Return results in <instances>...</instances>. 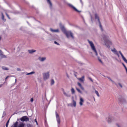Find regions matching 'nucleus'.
Segmentation results:
<instances>
[{"instance_id":"obj_28","label":"nucleus","mask_w":127,"mask_h":127,"mask_svg":"<svg viewBox=\"0 0 127 127\" xmlns=\"http://www.w3.org/2000/svg\"><path fill=\"white\" fill-rule=\"evenodd\" d=\"M27 126L28 127H32V125L30 124H27Z\"/></svg>"},{"instance_id":"obj_32","label":"nucleus","mask_w":127,"mask_h":127,"mask_svg":"<svg viewBox=\"0 0 127 127\" xmlns=\"http://www.w3.org/2000/svg\"><path fill=\"white\" fill-rule=\"evenodd\" d=\"M9 120L8 121H7L6 123V127H8V123L9 122Z\"/></svg>"},{"instance_id":"obj_3","label":"nucleus","mask_w":127,"mask_h":127,"mask_svg":"<svg viewBox=\"0 0 127 127\" xmlns=\"http://www.w3.org/2000/svg\"><path fill=\"white\" fill-rule=\"evenodd\" d=\"M64 32L67 38H69L70 36L72 39L74 38L73 34L71 31H64Z\"/></svg>"},{"instance_id":"obj_16","label":"nucleus","mask_w":127,"mask_h":127,"mask_svg":"<svg viewBox=\"0 0 127 127\" xmlns=\"http://www.w3.org/2000/svg\"><path fill=\"white\" fill-rule=\"evenodd\" d=\"M78 86L80 87V88L83 90H84V88L82 87V85L79 82H78Z\"/></svg>"},{"instance_id":"obj_13","label":"nucleus","mask_w":127,"mask_h":127,"mask_svg":"<svg viewBox=\"0 0 127 127\" xmlns=\"http://www.w3.org/2000/svg\"><path fill=\"white\" fill-rule=\"evenodd\" d=\"M84 77L83 76H82L81 78H78V79L79 80L80 82H83L84 80Z\"/></svg>"},{"instance_id":"obj_33","label":"nucleus","mask_w":127,"mask_h":127,"mask_svg":"<svg viewBox=\"0 0 127 127\" xmlns=\"http://www.w3.org/2000/svg\"><path fill=\"white\" fill-rule=\"evenodd\" d=\"M98 59L99 61L102 64H103V63L102 62V61L101 60L99 59V57H98Z\"/></svg>"},{"instance_id":"obj_22","label":"nucleus","mask_w":127,"mask_h":127,"mask_svg":"<svg viewBox=\"0 0 127 127\" xmlns=\"http://www.w3.org/2000/svg\"><path fill=\"white\" fill-rule=\"evenodd\" d=\"M73 106L74 107H75L76 106V102L74 100H73Z\"/></svg>"},{"instance_id":"obj_25","label":"nucleus","mask_w":127,"mask_h":127,"mask_svg":"<svg viewBox=\"0 0 127 127\" xmlns=\"http://www.w3.org/2000/svg\"><path fill=\"white\" fill-rule=\"evenodd\" d=\"M71 91L72 94H74L75 92V90L73 88H72L71 89Z\"/></svg>"},{"instance_id":"obj_30","label":"nucleus","mask_w":127,"mask_h":127,"mask_svg":"<svg viewBox=\"0 0 127 127\" xmlns=\"http://www.w3.org/2000/svg\"><path fill=\"white\" fill-rule=\"evenodd\" d=\"M34 72H31L28 73L27 74V75H29L30 74H32L34 73Z\"/></svg>"},{"instance_id":"obj_2","label":"nucleus","mask_w":127,"mask_h":127,"mask_svg":"<svg viewBox=\"0 0 127 127\" xmlns=\"http://www.w3.org/2000/svg\"><path fill=\"white\" fill-rule=\"evenodd\" d=\"M88 41L92 49L95 52L96 56H97L98 55L97 53L94 44L92 41H90L89 40H88Z\"/></svg>"},{"instance_id":"obj_10","label":"nucleus","mask_w":127,"mask_h":127,"mask_svg":"<svg viewBox=\"0 0 127 127\" xmlns=\"http://www.w3.org/2000/svg\"><path fill=\"white\" fill-rule=\"evenodd\" d=\"M106 119L107 120V122L109 123L112 122L113 120V119L112 117H109L108 118H107Z\"/></svg>"},{"instance_id":"obj_5","label":"nucleus","mask_w":127,"mask_h":127,"mask_svg":"<svg viewBox=\"0 0 127 127\" xmlns=\"http://www.w3.org/2000/svg\"><path fill=\"white\" fill-rule=\"evenodd\" d=\"M43 78L44 80H46L48 79L49 77V72L44 73L43 74Z\"/></svg>"},{"instance_id":"obj_12","label":"nucleus","mask_w":127,"mask_h":127,"mask_svg":"<svg viewBox=\"0 0 127 127\" xmlns=\"http://www.w3.org/2000/svg\"><path fill=\"white\" fill-rule=\"evenodd\" d=\"M25 124L21 122L18 125V127H24Z\"/></svg>"},{"instance_id":"obj_1","label":"nucleus","mask_w":127,"mask_h":127,"mask_svg":"<svg viewBox=\"0 0 127 127\" xmlns=\"http://www.w3.org/2000/svg\"><path fill=\"white\" fill-rule=\"evenodd\" d=\"M102 36L105 45L109 48H110L109 45H111L112 44L111 42L108 39V37L105 35H103Z\"/></svg>"},{"instance_id":"obj_14","label":"nucleus","mask_w":127,"mask_h":127,"mask_svg":"<svg viewBox=\"0 0 127 127\" xmlns=\"http://www.w3.org/2000/svg\"><path fill=\"white\" fill-rule=\"evenodd\" d=\"M50 30L52 32H59V31L58 29L53 30L52 29H51Z\"/></svg>"},{"instance_id":"obj_34","label":"nucleus","mask_w":127,"mask_h":127,"mask_svg":"<svg viewBox=\"0 0 127 127\" xmlns=\"http://www.w3.org/2000/svg\"><path fill=\"white\" fill-rule=\"evenodd\" d=\"M76 89L78 91V92H79V93H81V91L79 89L76 88Z\"/></svg>"},{"instance_id":"obj_21","label":"nucleus","mask_w":127,"mask_h":127,"mask_svg":"<svg viewBox=\"0 0 127 127\" xmlns=\"http://www.w3.org/2000/svg\"><path fill=\"white\" fill-rule=\"evenodd\" d=\"M123 60L126 63H127V60L126 59V58L124 57V56L122 57Z\"/></svg>"},{"instance_id":"obj_39","label":"nucleus","mask_w":127,"mask_h":127,"mask_svg":"<svg viewBox=\"0 0 127 127\" xmlns=\"http://www.w3.org/2000/svg\"><path fill=\"white\" fill-rule=\"evenodd\" d=\"M123 65V66H124V67L125 68V69H126V68H127V67H126V66L123 63L122 64Z\"/></svg>"},{"instance_id":"obj_36","label":"nucleus","mask_w":127,"mask_h":127,"mask_svg":"<svg viewBox=\"0 0 127 127\" xmlns=\"http://www.w3.org/2000/svg\"><path fill=\"white\" fill-rule=\"evenodd\" d=\"M119 53H120V54L121 55L122 57H123L124 56L122 54V53L120 51H119Z\"/></svg>"},{"instance_id":"obj_7","label":"nucleus","mask_w":127,"mask_h":127,"mask_svg":"<svg viewBox=\"0 0 127 127\" xmlns=\"http://www.w3.org/2000/svg\"><path fill=\"white\" fill-rule=\"evenodd\" d=\"M68 5L70 7L73 9L74 10H75L76 12H80V11H79L78 10H77L75 7H74L72 4H68Z\"/></svg>"},{"instance_id":"obj_27","label":"nucleus","mask_w":127,"mask_h":127,"mask_svg":"<svg viewBox=\"0 0 127 127\" xmlns=\"http://www.w3.org/2000/svg\"><path fill=\"white\" fill-rule=\"evenodd\" d=\"M2 69L4 70H8V69L7 68V67H4V66H2Z\"/></svg>"},{"instance_id":"obj_8","label":"nucleus","mask_w":127,"mask_h":127,"mask_svg":"<svg viewBox=\"0 0 127 127\" xmlns=\"http://www.w3.org/2000/svg\"><path fill=\"white\" fill-rule=\"evenodd\" d=\"M68 5L70 7L73 9L74 10H75L76 12H80V11H79L78 10H77L75 7H74L72 4H68Z\"/></svg>"},{"instance_id":"obj_29","label":"nucleus","mask_w":127,"mask_h":127,"mask_svg":"<svg viewBox=\"0 0 127 127\" xmlns=\"http://www.w3.org/2000/svg\"><path fill=\"white\" fill-rule=\"evenodd\" d=\"M57 122L58 124H59L60 123V118H57Z\"/></svg>"},{"instance_id":"obj_23","label":"nucleus","mask_w":127,"mask_h":127,"mask_svg":"<svg viewBox=\"0 0 127 127\" xmlns=\"http://www.w3.org/2000/svg\"><path fill=\"white\" fill-rule=\"evenodd\" d=\"M49 4L50 5L51 7L52 6V4L51 3L50 0H47Z\"/></svg>"},{"instance_id":"obj_4","label":"nucleus","mask_w":127,"mask_h":127,"mask_svg":"<svg viewBox=\"0 0 127 127\" xmlns=\"http://www.w3.org/2000/svg\"><path fill=\"white\" fill-rule=\"evenodd\" d=\"M20 120L23 122L24 121H29V119L27 116H23L20 119Z\"/></svg>"},{"instance_id":"obj_31","label":"nucleus","mask_w":127,"mask_h":127,"mask_svg":"<svg viewBox=\"0 0 127 127\" xmlns=\"http://www.w3.org/2000/svg\"><path fill=\"white\" fill-rule=\"evenodd\" d=\"M54 83V81L53 79H52L51 81V85H53Z\"/></svg>"},{"instance_id":"obj_49","label":"nucleus","mask_w":127,"mask_h":127,"mask_svg":"<svg viewBox=\"0 0 127 127\" xmlns=\"http://www.w3.org/2000/svg\"><path fill=\"white\" fill-rule=\"evenodd\" d=\"M36 124L37 125H38V123H37V122H36Z\"/></svg>"},{"instance_id":"obj_50","label":"nucleus","mask_w":127,"mask_h":127,"mask_svg":"<svg viewBox=\"0 0 127 127\" xmlns=\"http://www.w3.org/2000/svg\"><path fill=\"white\" fill-rule=\"evenodd\" d=\"M1 37L0 36V40H1Z\"/></svg>"},{"instance_id":"obj_44","label":"nucleus","mask_w":127,"mask_h":127,"mask_svg":"<svg viewBox=\"0 0 127 127\" xmlns=\"http://www.w3.org/2000/svg\"><path fill=\"white\" fill-rule=\"evenodd\" d=\"M89 79L92 82H93V81L92 79L90 77H89Z\"/></svg>"},{"instance_id":"obj_26","label":"nucleus","mask_w":127,"mask_h":127,"mask_svg":"<svg viewBox=\"0 0 127 127\" xmlns=\"http://www.w3.org/2000/svg\"><path fill=\"white\" fill-rule=\"evenodd\" d=\"M64 94L67 97H70V95H68L65 92H64Z\"/></svg>"},{"instance_id":"obj_19","label":"nucleus","mask_w":127,"mask_h":127,"mask_svg":"<svg viewBox=\"0 0 127 127\" xmlns=\"http://www.w3.org/2000/svg\"><path fill=\"white\" fill-rule=\"evenodd\" d=\"M18 122H16L15 123H14V126L13 127H18Z\"/></svg>"},{"instance_id":"obj_38","label":"nucleus","mask_w":127,"mask_h":127,"mask_svg":"<svg viewBox=\"0 0 127 127\" xmlns=\"http://www.w3.org/2000/svg\"><path fill=\"white\" fill-rule=\"evenodd\" d=\"M6 16H7V17H8V18L9 19H10V18L9 17V15L7 13H6Z\"/></svg>"},{"instance_id":"obj_46","label":"nucleus","mask_w":127,"mask_h":127,"mask_svg":"<svg viewBox=\"0 0 127 127\" xmlns=\"http://www.w3.org/2000/svg\"><path fill=\"white\" fill-rule=\"evenodd\" d=\"M108 78L111 81H112V82H113V81H112V80L110 78Z\"/></svg>"},{"instance_id":"obj_6","label":"nucleus","mask_w":127,"mask_h":127,"mask_svg":"<svg viewBox=\"0 0 127 127\" xmlns=\"http://www.w3.org/2000/svg\"><path fill=\"white\" fill-rule=\"evenodd\" d=\"M95 19H98V22L99 24L100 27L101 28V30L102 31H103V29L102 28V26H101V25L100 22L99 20V18L98 16L97 15V14H95Z\"/></svg>"},{"instance_id":"obj_35","label":"nucleus","mask_w":127,"mask_h":127,"mask_svg":"<svg viewBox=\"0 0 127 127\" xmlns=\"http://www.w3.org/2000/svg\"><path fill=\"white\" fill-rule=\"evenodd\" d=\"M56 118H59V115L57 113V112H56Z\"/></svg>"},{"instance_id":"obj_18","label":"nucleus","mask_w":127,"mask_h":127,"mask_svg":"<svg viewBox=\"0 0 127 127\" xmlns=\"http://www.w3.org/2000/svg\"><path fill=\"white\" fill-rule=\"evenodd\" d=\"M28 52L29 53H32L33 52H35L36 51V50H28Z\"/></svg>"},{"instance_id":"obj_47","label":"nucleus","mask_w":127,"mask_h":127,"mask_svg":"<svg viewBox=\"0 0 127 127\" xmlns=\"http://www.w3.org/2000/svg\"><path fill=\"white\" fill-rule=\"evenodd\" d=\"M17 70H20V68H18L17 69Z\"/></svg>"},{"instance_id":"obj_48","label":"nucleus","mask_w":127,"mask_h":127,"mask_svg":"<svg viewBox=\"0 0 127 127\" xmlns=\"http://www.w3.org/2000/svg\"><path fill=\"white\" fill-rule=\"evenodd\" d=\"M34 121H35L36 123L37 122V120H36V119H35L34 120Z\"/></svg>"},{"instance_id":"obj_43","label":"nucleus","mask_w":127,"mask_h":127,"mask_svg":"<svg viewBox=\"0 0 127 127\" xmlns=\"http://www.w3.org/2000/svg\"><path fill=\"white\" fill-rule=\"evenodd\" d=\"M2 19H3L4 18V16L3 14L2 13Z\"/></svg>"},{"instance_id":"obj_9","label":"nucleus","mask_w":127,"mask_h":127,"mask_svg":"<svg viewBox=\"0 0 127 127\" xmlns=\"http://www.w3.org/2000/svg\"><path fill=\"white\" fill-rule=\"evenodd\" d=\"M0 56L2 58H6V56L3 54L2 51L0 50Z\"/></svg>"},{"instance_id":"obj_17","label":"nucleus","mask_w":127,"mask_h":127,"mask_svg":"<svg viewBox=\"0 0 127 127\" xmlns=\"http://www.w3.org/2000/svg\"><path fill=\"white\" fill-rule=\"evenodd\" d=\"M46 59L45 57H43L41 58V57L39 58V59L41 61H44Z\"/></svg>"},{"instance_id":"obj_45","label":"nucleus","mask_w":127,"mask_h":127,"mask_svg":"<svg viewBox=\"0 0 127 127\" xmlns=\"http://www.w3.org/2000/svg\"><path fill=\"white\" fill-rule=\"evenodd\" d=\"M9 77V76H7V77H6V78H5V80H6L8 78V77Z\"/></svg>"},{"instance_id":"obj_42","label":"nucleus","mask_w":127,"mask_h":127,"mask_svg":"<svg viewBox=\"0 0 127 127\" xmlns=\"http://www.w3.org/2000/svg\"><path fill=\"white\" fill-rule=\"evenodd\" d=\"M118 84H119V85L120 86L121 88H122V85H121V84L120 83H118Z\"/></svg>"},{"instance_id":"obj_15","label":"nucleus","mask_w":127,"mask_h":127,"mask_svg":"<svg viewBox=\"0 0 127 127\" xmlns=\"http://www.w3.org/2000/svg\"><path fill=\"white\" fill-rule=\"evenodd\" d=\"M80 104L81 106H82L83 105V103L84 102V101L83 98H81L80 99Z\"/></svg>"},{"instance_id":"obj_40","label":"nucleus","mask_w":127,"mask_h":127,"mask_svg":"<svg viewBox=\"0 0 127 127\" xmlns=\"http://www.w3.org/2000/svg\"><path fill=\"white\" fill-rule=\"evenodd\" d=\"M33 98H31V102H32L33 101Z\"/></svg>"},{"instance_id":"obj_51","label":"nucleus","mask_w":127,"mask_h":127,"mask_svg":"<svg viewBox=\"0 0 127 127\" xmlns=\"http://www.w3.org/2000/svg\"><path fill=\"white\" fill-rule=\"evenodd\" d=\"M1 85H0V87H1Z\"/></svg>"},{"instance_id":"obj_41","label":"nucleus","mask_w":127,"mask_h":127,"mask_svg":"<svg viewBox=\"0 0 127 127\" xmlns=\"http://www.w3.org/2000/svg\"><path fill=\"white\" fill-rule=\"evenodd\" d=\"M54 42L55 44L57 45H59V44L56 41H55Z\"/></svg>"},{"instance_id":"obj_24","label":"nucleus","mask_w":127,"mask_h":127,"mask_svg":"<svg viewBox=\"0 0 127 127\" xmlns=\"http://www.w3.org/2000/svg\"><path fill=\"white\" fill-rule=\"evenodd\" d=\"M95 94H96V95H97V96H98V97H99L100 96V95H99L98 92L96 90H95Z\"/></svg>"},{"instance_id":"obj_20","label":"nucleus","mask_w":127,"mask_h":127,"mask_svg":"<svg viewBox=\"0 0 127 127\" xmlns=\"http://www.w3.org/2000/svg\"><path fill=\"white\" fill-rule=\"evenodd\" d=\"M116 126L117 127H121L122 125L121 124L119 123V124H116Z\"/></svg>"},{"instance_id":"obj_11","label":"nucleus","mask_w":127,"mask_h":127,"mask_svg":"<svg viewBox=\"0 0 127 127\" xmlns=\"http://www.w3.org/2000/svg\"><path fill=\"white\" fill-rule=\"evenodd\" d=\"M111 51L117 55L118 57L119 56V55L117 51L116 50V49L115 48H114L113 49L111 50Z\"/></svg>"},{"instance_id":"obj_37","label":"nucleus","mask_w":127,"mask_h":127,"mask_svg":"<svg viewBox=\"0 0 127 127\" xmlns=\"http://www.w3.org/2000/svg\"><path fill=\"white\" fill-rule=\"evenodd\" d=\"M119 53H120V54L121 55L122 57H123L124 56L122 54V53L120 51H119Z\"/></svg>"}]
</instances>
